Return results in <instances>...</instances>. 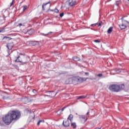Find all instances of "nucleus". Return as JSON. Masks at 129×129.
Listing matches in <instances>:
<instances>
[{
  "mask_svg": "<svg viewBox=\"0 0 129 129\" xmlns=\"http://www.w3.org/2000/svg\"><path fill=\"white\" fill-rule=\"evenodd\" d=\"M21 117V112L18 110H13L3 117V120L6 124L9 125L13 120H18Z\"/></svg>",
  "mask_w": 129,
  "mask_h": 129,
  "instance_id": "obj_1",
  "label": "nucleus"
},
{
  "mask_svg": "<svg viewBox=\"0 0 129 129\" xmlns=\"http://www.w3.org/2000/svg\"><path fill=\"white\" fill-rule=\"evenodd\" d=\"M109 89L113 92H119L120 91V86L117 84H112L109 86Z\"/></svg>",
  "mask_w": 129,
  "mask_h": 129,
  "instance_id": "obj_2",
  "label": "nucleus"
},
{
  "mask_svg": "<svg viewBox=\"0 0 129 129\" xmlns=\"http://www.w3.org/2000/svg\"><path fill=\"white\" fill-rule=\"evenodd\" d=\"M88 79V78H82L80 77L77 76V80L78 81V84H80L81 83H82L83 82H84V81H86Z\"/></svg>",
  "mask_w": 129,
  "mask_h": 129,
  "instance_id": "obj_3",
  "label": "nucleus"
},
{
  "mask_svg": "<svg viewBox=\"0 0 129 129\" xmlns=\"http://www.w3.org/2000/svg\"><path fill=\"white\" fill-rule=\"evenodd\" d=\"M80 120L81 123H85V122L87 120V117L84 115H80Z\"/></svg>",
  "mask_w": 129,
  "mask_h": 129,
  "instance_id": "obj_4",
  "label": "nucleus"
},
{
  "mask_svg": "<svg viewBox=\"0 0 129 129\" xmlns=\"http://www.w3.org/2000/svg\"><path fill=\"white\" fill-rule=\"evenodd\" d=\"M62 125L64 126V127H68V126H70V122H69V120H63L62 123Z\"/></svg>",
  "mask_w": 129,
  "mask_h": 129,
  "instance_id": "obj_5",
  "label": "nucleus"
},
{
  "mask_svg": "<svg viewBox=\"0 0 129 129\" xmlns=\"http://www.w3.org/2000/svg\"><path fill=\"white\" fill-rule=\"evenodd\" d=\"M10 40H13V38L10 37L4 36L2 39V41L3 42H4V43H6V42L10 41Z\"/></svg>",
  "mask_w": 129,
  "mask_h": 129,
  "instance_id": "obj_6",
  "label": "nucleus"
},
{
  "mask_svg": "<svg viewBox=\"0 0 129 129\" xmlns=\"http://www.w3.org/2000/svg\"><path fill=\"white\" fill-rule=\"evenodd\" d=\"M69 6H70V7H74V6H75L76 5V1L74 0H69Z\"/></svg>",
  "mask_w": 129,
  "mask_h": 129,
  "instance_id": "obj_7",
  "label": "nucleus"
},
{
  "mask_svg": "<svg viewBox=\"0 0 129 129\" xmlns=\"http://www.w3.org/2000/svg\"><path fill=\"white\" fill-rule=\"evenodd\" d=\"M72 79L73 81V84H74V85H77V84H78L77 77H72Z\"/></svg>",
  "mask_w": 129,
  "mask_h": 129,
  "instance_id": "obj_8",
  "label": "nucleus"
},
{
  "mask_svg": "<svg viewBox=\"0 0 129 129\" xmlns=\"http://www.w3.org/2000/svg\"><path fill=\"white\" fill-rule=\"evenodd\" d=\"M14 47V42H11L10 43H7V47L8 50H12Z\"/></svg>",
  "mask_w": 129,
  "mask_h": 129,
  "instance_id": "obj_9",
  "label": "nucleus"
},
{
  "mask_svg": "<svg viewBox=\"0 0 129 129\" xmlns=\"http://www.w3.org/2000/svg\"><path fill=\"white\" fill-rule=\"evenodd\" d=\"M20 56H19L17 58V59L15 60L16 62H20V63H22V65H24V64H27V63H28V61H27V60L24 61H21L20 60Z\"/></svg>",
  "mask_w": 129,
  "mask_h": 129,
  "instance_id": "obj_10",
  "label": "nucleus"
},
{
  "mask_svg": "<svg viewBox=\"0 0 129 129\" xmlns=\"http://www.w3.org/2000/svg\"><path fill=\"white\" fill-rule=\"evenodd\" d=\"M66 84H73L72 78H69L66 81Z\"/></svg>",
  "mask_w": 129,
  "mask_h": 129,
  "instance_id": "obj_11",
  "label": "nucleus"
},
{
  "mask_svg": "<svg viewBox=\"0 0 129 129\" xmlns=\"http://www.w3.org/2000/svg\"><path fill=\"white\" fill-rule=\"evenodd\" d=\"M39 41H30L29 44L32 45V46H35L36 45H39Z\"/></svg>",
  "mask_w": 129,
  "mask_h": 129,
  "instance_id": "obj_12",
  "label": "nucleus"
},
{
  "mask_svg": "<svg viewBox=\"0 0 129 129\" xmlns=\"http://www.w3.org/2000/svg\"><path fill=\"white\" fill-rule=\"evenodd\" d=\"M51 92H54V91H51L49 92H47L46 93H49L47 95H45L44 96L46 97V96H48V97H52V95H53V94L51 93Z\"/></svg>",
  "mask_w": 129,
  "mask_h": 129,
  "instance_id": "obj_13",
  "label": "nucleus"
},
{
  "mask_svg": "<svg viewBox=\"0 0 129 129\" xmlns=\"http://www.w3.org/2000/svg\"><path fill=\"white\" fill-rule=\"evenodd\" d=\"M34 29H31L30 30H29V31H28L27 32V33L29 35H30V36L33 35V34H34Z\"/></svg>",
  "mask_w": 129,
  "mask_h": 129,
  "instance_id": "obj_14",
  "label": "nucleus"
},
{
  "mask_svg": "<svg viewBox=\"0 0 129 129\" xmlns=\"http://www.w3.org/2000/svg\"><path fill=\"white\" fill-rule=\"evenodd\" d=\"M49 4H50V2H49L48 3H46V4H43L42 5V10L43 11H45V10H46V9H47L46 6H47V5H49Z\"/></svg>",
  "mask_w": 129,
  "mask_h": 129,
  "instance_id": "obj_15",
  "label": "nucleus"
},
{
  "mask_svg": "<svg viewBox=\"0 0 129 129\" xmlns=\"http://www.w3.org/2000/svg\"><path fill=\"white\" fill-rule=\"evenodd\" d=\"M73 59L74 60V61H80V58H79V57L77 56H75L73 57Z\"/></svg>",
  "mask_w": 129,
  "mask_h": 129,
  "instance_id": "obj_16",
  "label": "nucleus"
},
{
  "mask_svg": "<svg viewBox=\"0 0 129 129\" xmlns=\"http://www.w3.org/2000/svg\"><path fill=\"white\" fill-rule=\"evenodd\" d=\"M51 34H53V32H50L47 34L41 33V35H42V36H45V37H48V36H50Z\"/></svg>",
  "mask_w": 129,
  "mask_h": 129,
  "instance_id": "obj_17",
  "label": "nucleus"
},
{
  "mask_svg": "<svg viewBox=\"0 0 129 129\" xmlns=\"http://www.w3.org/2000/svg\"><path fill=\"white\" fill-rule=\"evenodd\" d=\"M119 27L120 28L121 30H124L126 28V26L121 24V25H119Z\"/></svg>",
  "mask_w": 129,
  "mask_h": 129,
  "instance_id": "obj_18",
  "label": "nucleus"
},
{
  "mask_svg": "<svg viewBox=\"0 0 129 129\" xmlns=\"http://www.w3.org/2000/svg\"><path fill=\"white\" fill-rule=\"evenodd\" d=\"M113 28L112 27H110L107 30L108 34H111V32H112V29Z\"/></svg>",
  "mask_w": 129,
  "mask_h": 129,
  "instance_id": "obj_19",
  "label": "nucleus"
},
{
  "mask_svg": "<svg viewBox=\"0 0 129 129\" xmlns=\"http://www.w3.org/2000/svg\"><path fill=\"white\" fill-rule=\"evenodd\" d=\"M73 118V115L72 114H70L69 117H68V120H70L71 121H72V119Z\"/></svg>",
  "mask_w": 129,
  "mask_h": 129,
  "instance_id": "obj_20",
  "label": "nucleus"
},
{
  "mask_svg": "<svg viewBox=\"0 0 129 129\" xmlns=\"http://www.w3.org/2000/svg\"><path fill=\"white\" fill-rule=\"evenodd\" d=\"M71 126L72 127H73V128H76V127H77L76 123L71 122Z\"/></svg>",
  "mask_w": 129,
  "mask_h": 129,
  "instance_id": "obj_21",
  "label": "nucleus"
},
{
  "mask_svg": "<svg viewBox=\"0 0 129 129\" xmlns=\"http://www.w3.org/2000/svg\"><path fill=\"white\" fill-rule=\"evenodd\" d=\"M86 97V96H79L77 97V99L79 100V99H82L83 98H85Z\"/></svg>",
  "mask_w": 129,
  "mask_h": 129,
  "instance_id": "obj_22",
  "label": "nucleus"
},
{
  "mask_svg": "<svg viewBox=\"0 0 129 129\" xmlns=\"http://www.w3.org/2000/svg\"><path fill=\"white\" fill-rule=\"evenodd\" d=\"M3 125H4V120L0 119V126H3Z\"/></svg>",
  "mask_w": 129,
  "mask_h": 129,
  "instance_id": "obj_23",
  "label": "nucleus"
},
{
  "mask_svg": "<svg viewBox=\"0 0 129 129\" xmlns=\"http://www.w3.org/2000/svg\"><path fill=\"white\" fill-rule=\"evenodd\" d=\"M120 87V89H124V84H121V85H119Z\"/></svg>",
  "mask_w": 129,
  "mask_h": 129,
  "instance_id": "obj_24",
  "label": "nucleus"
},
{
  "mask_svg": "<svg viewBox=\"0 0 129 129\" xmlns=\"http://www.w3.org/2000/svg\"><path fill=\"white\" fill-rule=\"evenodd\" d=\"M41 122H44V120H39L37 122V125H40V123H41Z\"/></svg>",
  "mask_w": 129,
  "mask_h": 129,
  "instance_id": "obj_25",
  "label": "nucleus"
},
{
  "mask_svg": "<svg viewBox=\"0 0 129 129\" xmlns=\"http://www.w3.org/2000/svg\"><path fill=\"white\" fill-rule=\"evenodd\" d=\"M31 114L33 115V116L32 117L31 116H30V118H33V119H34V118H35V113H34V112H33Z\"/></svg>",
  "mask_w": 129,
  "mask_h": 129,
  "instance_id": "obj_26",
  "label": "nucleus"
},
{
  "mask_svg": "<svg viewBox=\"0 0 129 129\" xmlns=\"http://www.w3.org/2000/svg\"><path fill=\"white\" fill-rule=\"evenodd\" d=\"M28 9V6H25L23 7V12H25Z\"/></svg>",
  "mask_w": 129,
  "mask_h": 129,
  "instance_id": "obj_27",
  "label": "nucleus"
},
{
  "mask_svg": "<svg viewBox=\"0 0 129 129\" xmlns=\"http://www.w3.org/2000/svg\"><path fill=\"white\" fill-rule=\"evenodd\" d=\"M65 108H66V107H63L62 109L58 110V111H61L62 112L64 111V109H65Z\"/></svg>",
  "mask_w": 129,
  "mask_h": 129,
  "instance_id": "obj_28",
  "label": "nucleus"
},
{
  "mask_svg": "<svg viewBox=\"0 0 129 129\" xmlns=\"http://www.w3.org/2000/svg\"><path fill=\"white\" fill-rule=\"evenodd\" d=\"M120 3V2L119 1H117L116 2L115 5L116 6H118L119 5V3Z\"/></svg>",
  "mask_w": 129,
  "mask_h": 129,
  "instance_id": "obj_29",
  "label": "nucleus"
},
{
  "mask_svg": "<svg viewBox=\"0 0 129 129\" xmlns=\"http://www.w3.org/2000/svg\"><path fill=\"white\" fill-rule=\"evenodd\" d=\"M96 76H97L98 77H102V74H97Z\"/></svg>",
  "mask_w": 129,
  "mask_h": 129,
  "instance_id": "obj_30",
  "label": "nucleus"
},
{
  "mask_svg": "<svg viewBox=\"0 0 129 129\" xmlns=\"http://www.w3.org/2000/svg\"><path fill=\"white\" fill-rule=\"evenodd\" d=\"M32 92H33V93H34L35 94H37V93H38V92H37L36 90H33Z\"/></svg>",
  "mask_w": 129,
  "mask_h": 129,
  "instance_id": "obj_31",
  "label": "nucleus"
},
{
  "mask_svg": "<svg viewBox=\"0 0 129 129\" xmlns=\"http://www.w3.org/2000/svg\"><path fill=\"white\" fill-rule=\"evenodd\" d=\"M15 4V0H13L12 2L10 4V7H12V6H13V5H14Z\"/></svg>",
  "mask_w": 129,
  "mask_h": 129,
  "instance_id": "obj_32",
  "label": "nucleus"
},
{
  "mask_svg": "<svg viewBox=\"0 0 129 129\" xmlns=\"http://www.w3.org/2000/svg\"><path fill=\"white\" fill-rule=\"evenodd\" d=\"M64 16V13H60L59 14V16L60 17V18H62V17H63Z\"/></svg>",
  "mask_w": 129,
  "mask_h": 129,
  "instance_id": "obj_33",
  "label": "nucleus"
},
{
  "mask_svg": "<svg viewBox=\"0 0 129 129\" xmlns=\"http://www.w3.org/2000/svg\"><path fill=\"white\" fill-rule=\"evenodd\" d=\"M94 42H95V43H100V41H99V40L98 39L95 40Z\"/></svg>",
  "mask_w": 129,
  "mask_h": 129,
  "instance_id": "obj_34",
  "label": "nucleus"
},
{
  "mask_svg": "<svg viewBox=\"0 0 129 129\" xmlns=\"http://www.w3.org/2000/svg\"><path fill=\"white\" fill-rule=\"evenodd\" d=\"M97 25V23L91 24V27H95Z\"/></svg>",
  "mask_w": 129,
  "mask_h": 129,
  "instance_id": "obj_35",
  "label": "nucleus"
},
{
  "mask_svg": "<svg viewBox=\"0 0 129 129\" xmlns=\"http://www.w3.org/2000/svg\"><path fill=\"white\" fill-rule=\"evenodd\" d=\"M4 30H5V28L0 29V33L4 32Z\"/></svg>",
  "mask_w": 129,
  "mask_h": 129,
  "instance_id": "obj_36",
  "label": "nucleus"
},
{
  "mask_svg": "<svg viewBox=\"0 0 129 129\" xmlns=\"http://www.w3.org/2000/svg\"><path fill=\"white\" fill-rule=\"evenodd\" d=\"M115 72L118 73V72H121V70H115Z\"/></svg>",
  "mask_w": 129,
  "mask_h": 129,
  "instance_id": "obj_37",
  "label": "nucleus"
},
{
  "mask_svg": "<svg viewBox=\"0 0 129 129\" xmlns=\"http://www.w3.org/2000/svg\"><path fill=\"white\" fill-rule=\"evenodd\" d=\"M54 12H55V13H59V10H58V9H55L54 10Z\"/></svg>",
  "mask_w": 129,
  "mask_h": 129,
  "instance_id": "obj_38",
  "label": "nucleus"
},
{
  "mask_svg": "<svg viewBox=\"0 0 129 129\" xmlns=\"http://www.w3.org/2000/svg\"><path fill=\"white\" fill-rule=\"evenodd\" d=\"M102 24V22H100L99 23V24H98V27H100V26H101Z\"/></svg>",
  "mask_w": 129,
  "mask_h": 129,
  "instance_id": "obj_39",
  "label": "nucleus"
},
{
  "mask_svg": "<svg viewBox=\"0 0 129 129\" xmlns=\"http://www.w3.org/2000/svg\"><path fill=\"white\" fill-rule=\"evenodd\" d=\"M2 18H3L4 21H6V16H5V15H3V16L2 17Z\"/></svg>",
  "mask_w": 129,
  "mask_h": 129,
  "instance_id": "obj_40",
  "label": "nucleus"
},
{
  "mask_svg": "<svg viewBox=\"0 0 129 129\" xmlns=\"http://www.w3.org/2000/svg\"><path fill=\"white\" fill-rule=\"evenodd\" d=\"M85 74L86 76H88L89 75V73H85Z\"/></svg>",
  "mask_w": 129,
  "mask_h": 129,
  "instance_id": "obj_41",
  "label": "nucleus"
},
{
  "mask_svg": "<svg viewBox=\"0 0 129 129\" xmlns=\"http://www.w3.org/2000/svg\"><path fill=\"white\" fill-rule=\"evenodd\" d=\"M7 98H9V97H6V96H4L3 97V99H7Z\"/></svg>",
  "mask_w": 129,
  "mask_h": 129,
  "instance_id": "obj_42",
  "label": "nucleus"
},
{
  "mask_svg": "<svg viewBox=\"0 0 129 129\" xmlns=\"http://www.w3.org/2000/svg\"><path fill=\"white\" fill-rule=\"evenodd\" d=\"M19 27H21V26H23V24H22V23H20L19 24Z\"/></svg>",
  "mask_w": 129,
  "mask_h": 129,
  "instance_id": "obj_43",
  "label": "nucleus"
},
{
  "mask_svg": "<svg viewBox=\"0 0 129 129\" xmlns=\"http://www.w3.org/2000/svg\"><path fill=\"white\" fill-rule=\"evenodd\" d=\"M68 40H75V38L73 39V38H69L68 39Z\"/></svg>",
  "mask_w": 129,
  "mask_h": 129,
  "instance_id": "obj_44",
  "label": "nucleus"
},
{
  "mask_svg": "<svg viewBox=\"0 0 129 129\" xmlns=\"http://www.w3.org/2000/svg\"><path fill=\"white\" fill-rule=\"evenodd\" d=\"M20 55H23V56H25V53H20Z\"/></svg>",
  "mask_w": 129,
  "mask_h": 129,
  "instance_id": "obj_45",
  "label": "nucleus"
},
{
  "mask_svg": "<svg viewBox=\"0 0 129 129\" xmlns=\"http://www.w3.org/2000/svg\"><path fill=\"white\" fill-rule=\"evenodd\" d=\"M89 111H88L87 113H86V115H89Z\"/></svg>",
  "mask_w": 129,
  "mask_h": 129,
  "instance_id": "obj_46",
  "label": "nucleus"
},
{
  "mask_svg": "<svg viewBox=\"0 0 129 129\" xmlns=\"http://www.w3.org/2000/svg\"><path fill=\"white\" fill-rule=\"evenodd\" d=\"M95 129H101V127H96Z\"/></svg>",
  "mask_w": 129,
  "mask_h": 129,
  "instance_id": "obj_47",
  "label": "nucleus"
},
{
  "mask_svg": "<svg viewBox=\"0 0 129 129\" xmlns=\"http://www.w3.org/2000/svg\"><path fill=\"white\" fill-rule=\"evenodd\" d=\"M50 7H51V4H50L49 6H48V9H50Z\"/></svg>",
  "mask_w": 129,
  "mask_h": 129,
  "instance_id": "obj_48",
  "label": "nucleus"
},
{
  "mask_svg": "<svg viewBox=\"0 0 129 129\" xmlns=\"http://www.w3.org/2000/svg\"><path fill=\"white\" fill-rule=\"evenodd\" d=\"M121 20L122 21H123V17H122V18H121Z\"/></svg>",
  "mask_w": 129,
  "mask_h": 129,
  "instance_id": "obj_49",
  "label": "nucleus"
},
{
  "mask_svg": "<svg viewBox=\"0 0 129 129\" xmlns=\"http://www.w3.org/2000/svg\"><path fill=\"white\" fill-rule=\"evenodd\" d=\"M4 93H6V94H9L8 93L4 92Z\"/></svg>",
  "mask_w": 129,
  "mask_h": 129,
  "instance_id": "obj_50",
  "label": "nucleus"
},
{
  "mask_svg": "<svg viewBox=\"0 0 129 129\" xmlns=\"http://www.w3.org/2000/svg\"><path fill=\"white\" fill-rule=\"evenodd\" d=\"M125 22H126V23H128V21L125 20Z\"/></svg>",
  "mask_w": 129,
  "mask_h": 129,
  "instance_id": "obj_51",
  "label": "nucleus"
},
{
  "mask_svg": "<svg viewBox=\"0 0 129 129\" xmlns=\"http://www.w3.org/2000/svg\"><path fill=\"white\" fill-rule=\"evenodd\" d=\"M94 98H95V94L94 95Z\"/></svg>",
  "mask_w": 129,
  "mask_h": 129,
  "instance_id": "obj_52",
  "label": "nucleus"
},
{
  "mask_svg": "<svg viewBox=\"0 0 129 129\" xmlns=\"http://www.w3.org/2000/svg\"><path fill=\"white\" fill-rule=\"evenodd\" d=\"M120 119V120H122V119Z\"/></svg>",
  "mask_w": 129,
  "mask_h": 129,
  "instance_id": "obj_53",
  "label": "nucleus"
}]
</instances>
